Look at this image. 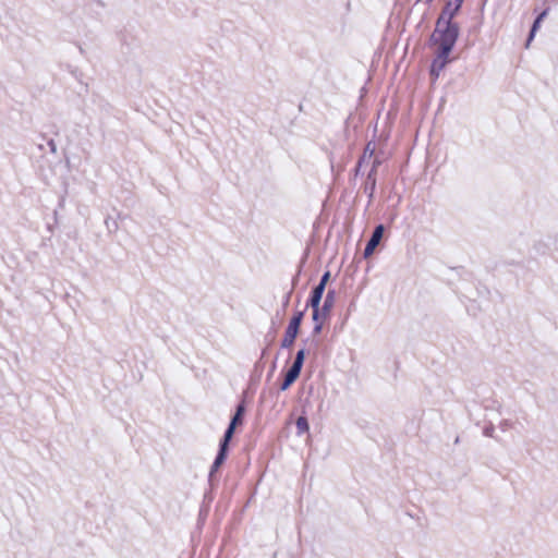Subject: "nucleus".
Instances as JSON below:
<instances>
[{"label":"nucleus","mask_w":558,"mask_h":558,"mask_svg":"<svg viewBox=\"0 0 558 558\" xmlns=\"http://www.w3.org/2000/svg\"><path fill=\"white\" fill-rule=\"evenodd\" d=\"M458 34V26L452 24L451 20L442 21V16H439L433 34L434 41L439 46L437 57L433 61L430 70L435 76H438L448 63V57L457 41Z\"/></svg>","instance_id":"f257e3e1"},{"label":"nucleus","mask_w":558,"mask_h":558,"mask_svg":"<svg viewBox=\"0 0 558 558\" xmlns=\"http://www.w3.org/2000/svg\"><path fill=\"white\" fill-rule=\"evenodd\" d=\"M302 318H303V313L300 312L290 320V324L286 330V335L282 339V347L289 348L292 345V343L294 342V340L299 333V328H300Z\"/></svg>","instance_id":"f03ea898"},{"label":"nucleus","mask_w":558,"mask_h":558,"mask_svg":"<svg viewBox=\"0 0 558 558\" xmlns=\"http://www.w3.org/2000/svg\"><path fill=\"white\" fill-rule=\"evenodd\" d=\"M384 234V227L381 225L377 226L373 232L372 238L369 239L365 250H364V256L368 257L373 254L376 246L379 244L381 238Z\"/></svg>","instance_id":"7ed1b4c3"},{"label":"nucleus","mask_w":558,"mask_h":558,"mask_svg":"<svg viewBox=\"0 0 558 558\" xmlns=\"http://www.w3.org/2000/svg\"><path fill=\"white\" fill-rule=\"evenodd\" d=\"M462 2L463 0H450L440 14V16H442V21L452 20L460 10Z\"/></svg>","instance_id":"20e7f679"},{"label":"nucleus","mask_w":558,"mask_h":558,"mask_svg":"<svg viewBox=\"0 0 558 558\" xmlns=\"http://www.w3.org/2000/svg\"><path fill=\"white\" fill-rule=\"evenodd\" d=\"M244 413V405L243 404H240L236 409V412L233 416V418L231 420L230 422V425L225 434V438H226V441H230V439L232 438V435L234 433V428L238 424L241 423L242 421V415Z\"/></svg>","instance_id":"39448f33"},{"label":"nucleus","mask_w":558,"mask_h":558,"mask_svg":"<svg viewBox=\"0 0 558 558\" xmlns=\"http://www.w3.org/2000/svg\"><path fill=\"white\" fill-rule=\"evenodd\" d=\"M228 442L229 441H226V438H223V441H222V444L220 446V451H219V453H218L217 458L215 459L214 464L211 466V473L217 471L219 469V466L223 463L225 458H226V451H227Z\"/></svg>","instance_id":"423d86ee"},{"label":"nucleus","mask_w":558,"mask_h":558,"mask_svg":"<svg viewBox=\"0 0 558 558\" xmlns=\"http://www.w3.org/2000/svg\"><path fill=\"white\" fill-rule=\"evenodd\" d=\"M324 291L325 289H323L322 286H317L314 291H313V294H312V298H311V306L312 308H316V307H319V304H320V301H322V296L324 294Z\"/></svg>","instance_id":"0eeeda50"},{"label":"nucleus","mask_w":558,"mask_h":558,"mask_svg":"<svg viewBox=\"0 0 558 558\" xmlns=\"http://www.w3.org/2000/svg\"><path fill=\"white\" fill-rule=\"evenodd\" d=\"M299 375L300 374L298 372L290 368L286 374L284 380L281 385V390L288 389L296 380Z\"/></svg>","instance_id":"6e6552de"},{"label":"nucleus","mask_w":558,"mask_h":558,"mask_svg":"<svg viewBox=\"0 0 558 558\" xmlns=\"http://www.w3.org/2000/svg\"><path fill=\"white\" fill-rule=\"evenodd\" d=\"M295 424H296L298 434H300V435L307 433L310 429V425H308V422L305 416L298 417Z\"/></svg>","instance_id":"1a4fd4ad"},{"label":"nucleus","mask_w":558,"mask_h":558,"mask_svg":"<svg viewBox=\"0 0 558 558\" xmlns=\"http://www.w3.org/2000/svg\"><path fill=\"white\" fill-rule=\"evenodd\" d=\"M333 300H335V292L333 291H328V293L326 295V300L324 302V306H323V310L325 312H328L330 310V307L333 304Z\"/></svg>","instance_id":"9d476101"},{"label":"nucleus","mask_w":558,"mask_h":558,"mask_svg":"<svg viewBox=\"0 0 558 558\" xmlns=\"http://www.w3.org/2000/svg\"><path fill=\"white\" fill-rule=\"evenodd\" d=\"M545 15V12H543L534 22L533 24V27H532V31H531V34H530V38H529V41L532 40V38L534 37V34L536 32V29L539 27V23L542 21V19L544 17Z\"/></svg>","instance_id":"9b49d317"},{"label":"nucleus","mask_w":558,"mask_h":558,"mask_svg":"<svg viewBox=\"0 0 558 558\" xmlns=\"http://www.w3.org/2000/svg\"><path fill=\"white\" fill-rule=\"evenodd\" d=\"M304 359H305V350L304 349H301L298 351L296 353V356H295V360L296 362H301L303 363L304 362Z\"/></svg>","instance_id":"f8f14e48"},{"label":"nucleus","mask_w":558,"mask_h":558,"mask_svg":"<svg viewBox=\"0 0 558 558\" xmlns=\"http://www.w3.org/2000/svg\"><path fill=\"white\" fill-rule=\"evenodd\" d=\"M329 277H330V272H329V271L325 272V274L323 275V277H322L320 282H319V284H318V286H322V287H323V289H325V287H326V284H327V281H328V279H329Z\"/></svg>","instance_id":"ddd939ff"},{"label":"nucleus","mask_w":558,"mask_h":558,"mask_svg":"<svg viewBox=\"0 0 558 558\" xmlns=\"http://www.w3.org/2000/svg\"><path fill=\"white\" fill-rule=\"evenodd\" d=\"M302 365H303V363L294 361L293 365L291 366V369H293L300 374L301 369H302Z\"/></svg>","instance_id":"4468645a"},{"label":"nucleus","mask_w":558,"mask_h":558,"mask_svg":"<svg viewBox=\"0 0 558 558\" xmlns=\"http://www.w3.org/2000/svg\"><path fill=\"white\" fill-rule=\"evenodd\" d=\"M302 365H303V363L294 361L293 365L291 366V369H293L300 374L301 369H302Z\"/></svg>","instance_id":"2eb2a0df"},{"label":"nucleus","mask_w":558,"mask_h":558,"mask_svg":"<svg viewBox=\"0 0 558 558\" xmlns=\"http://www.w3.org/2000/svg\"><path fill=\"white\" fill-rule=\"evenodd\" d=\"M313 320L314 322L319 320V307L313 308Z\"/></svg>","instance_id":"dca6fc26"},{"label":"nucleus","mask_w":558,"mask_h":558,"mask_svg":"<svg viewBox=\"0 0 558 558\" xmlns=\"http://www.w3.org/2000/svg\"><path fill=\"white\" fill-rule=\"evenodd\" d=\"M320 329H322V324L319 323V324H317V325L315 326L314 330H315V332H319V331H320Z\"/></svg>","instance_id":"f3484780"},{"label":"nucleus","mask_w":558,"mask_h":558,"mask_svg":"<svg viewBox=\"0 0 558 558\" xmlns=\"http://www.w3.org/2000/svg\"><path fill=\"white\" fill-rule=\"evenodd\" d=\"M369 151V155L373 154V150H369V145L366 146V150H365V154H364V157L366 156V154Z\"/></svg>","instance_id":"a211bd4d"}]
</instances>
